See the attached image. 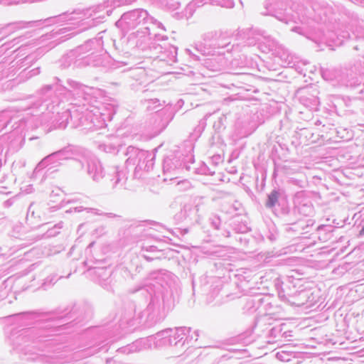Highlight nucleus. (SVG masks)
Here are the masks:
<instances>
[{"instance_id":"2","label":"nucleus","mask_w":364,"mask_h":364,"mask_svg":"<svg viewBox=\"0 0 364 364\" xmlns=\"http://www.w3.org/2000/svg\"><path fill=\"white\" fill-rule=\"evenodd\" d=\"M360 235H364V226L362 228L361 230L360 231Z\"/></svg>"},{"instance_id":"1","label":"nucleus","mask_w":364,"mask_h":364,"mask_svg":"<svg viewBox=\"0 0 364 364\" xmlns=\"http://www.w3.org/2000/svg\"><path fill=\"white\" fill-rule=\"evenodd\" d=\"M278 200V193L277 191H272L268 198V200L267 202V205L269 207H272L275 205Z\"/></svg>"}]
</instances>
